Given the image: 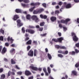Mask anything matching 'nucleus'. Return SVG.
Returning <instances> with one entry per match:
<instances>
[{
    "label": "nucleus",
    "mask_w": 79,
    "mask_h": 79,
    "mask_svg": "<svg viewBox=\"0 0 79 79\" xmlns=\"http://www.w3.org/2000/svg\"><path fill=\"white\" fill-rule=\"evenodd\" d=\"M3 71V68L0 69V73H2Z\"/></svg>",
    "instance_id": "5fc2aeb1"
},
{
    "label": "nucleus",
    "mask_w": 79,
    "mask_h": 79,
    "mask_svg": "<svg viewBox=\"0 0 79 79\" xmlns=\"http://www.w3.org/2000/svg\"><path fill=\"white\" fill-rule=\"evenodd\" d=\"M23 2L25 3H29V0H20V2Z\"/></svg>",
    "instance_id": "f3484780"
},
{
    "label": "nucleus",
    "mask_w": 79,
    "mask_h": 79,
    "mask_svg": "<svg viewBox=\"0 0 79 79\" xmlns=\"http://www.w3.org/2000/svg\"><path fill=\"white\" fill-rule=\"evenodd\" d=\"M7 41L8 42H9L10 41V36H9L8 38H7Z\"/></svg>",
    "instance_id": "69168bd1"
},
{
    "label": "nucleus",
    "mask_w": 79,
    "mask_h": 79,
    "mask_svg": "<svg viewBox=\"0 0 79 79\" xmlns=\"http://www.w3.org/2000/svg\"><path fill=\"white\" fill-rule=\"evenodd\" d=\"M66 8H71V4L70 3L67 4L66 6Z\"/></svg>",
    "instance_id": "a211bd4d"
},
{
    "label": "nucleus",
    "mask_w": 79,
    "mask_h": 79,
    "mask_svg": "<svg viewBox=\"0 0 79 79\" xmlns=\"http://www.w3.org/2000/svg\"><path fill=\"white\" fill-rule=\"evenodd\" d=\"M7 52V49L5 47H4L3 48L2 51L1 52V53L2 54H5V53H6Z\"/></svg>",
    "instance_id": "6e6552de"
},
{
    "label": "nucleus",
    "mask_w": 79,
    "mask_h": 79,
    "mask_svg": "<svg viewBox=\"0 0 79 79\" xmlns=\"http://www.w3.org/2000/svg\"><path fill=\"white\" fill-rule=\"evenodd\" d=\"M15 12L17 13H20V9H16L15 10Z\"/></svg>",
    "instance_id": "393cba45"
},
{
    "label": "nucleus",
    "mask_w": 79,
    "mask_h": 79,
    "mask_svg": "<svg viewBox=\"0 0 79 79\" xmlns=\"http://www.w3.org/2000/svg\"><path fill=\"white\" fill-rule=\"evenodd\" d=\"M44 9H41L38 10V11L36 10H34L33 11V14L35 15H36V14H38V13H40L42 11H44Z\"/></svg>",
    "instance_id": "20e7f679"
},
{
    "label": "nucleus",
    "mask_w": 79,
    "mask_h": 79,
    "mask_svg": "<svg viewBox=\"0 0 79 79\" xmlns=\"http://www.w3.org/2000/svg\"><path fill=\"white\" fill-rule=\"evenodd\" d=\"M58 34L59 37H61V32H58Z\"/></svg>",
    "instance_id": "4d7b16f0"
},
{
    "label": "nucleus",
    "mask_w": 79,
    "mask_h": 79,
    "mask_svg": "<svg viewBox=\"0 0 79 79\" xmlns=\"http://www.w3.org/2000/svg\"><path fill=\"white\" fill-rule=\"evenodd\" d=\"M73 40L74 42H77L79 40V38L77 37V36H75L74 37H73Z\"/></svg>",
    "instance_id": "9d476101"
},
{
    "label": "nucleus",
    "mask_w": 79,
    "mask_h": 79,
    "mask_svg": "<svg viewBox=\"0 0 79 79\" xmlns=\"http://www.w3.org/2000/svg\"><path fill=\"white\" fill-rule=\"evenodd\" d=\"M43 29H44L43 27H41L39 28V31H43Z\"/></svg>",
    "instance_id": "de8ad7c7"
},
{
    "label": "nucleus",
    "mask_w": 79,
    "mask_h": 79,
    "mask_svg": "<svg viewBox=\"0 0 79 79\" xmlns=\"http://www.w3.org/2000/svg\"><path fill=\"white\" fill-rule=\"evenodd\" d=\"M11 72L10 71H9L8 73L7 76L8 77H9V76H10V75H11Z\"/></svg>",
    "instance_id": "c9c22d12"
},
{
    "label": "nucleus",
    "mask_w": 79,
    "mask_h": 79,
    "mask_svg": "<svg viewBox=\"0 0 79 79\" xmlns=\"http://www.w3.org/2000/svg\"><path fill=\"white\" fill-rule=\"evenodd\" d=\"M71 21V19H65V20L62 19L60 21H58V24H60V23H64V24H65L67 25L68 24V22L70 21Z\"/></svg>",
    "instance_id": "f257e3e1"
},
{
    "label": "nucleus",
    "mask_w": 79,
    "mask_h": 79,
    "mask_svg": "<svg viewBox=\"0 0 79 79\" xmlns=\"http://www.w3.org/2000/svg\"><path fill=\"white\" fill-rule=\"evenodd\" d=\"M59 27H60V28H62L63 27V26H62V24H59Z\"/></svg>",
    "instance_id": "680f3d73"
},
{
    "label": "nucleus",
    "mask_w": 79,
    "mask_h": 79,
    "mask_svg": "<svg viewBox=\"0 0 79 79\" xmlns=\"http://www.w3.org/2000/svg\"><path fill=\"white\" fill-rule=\"evenodd\" d=\"M72 73L76 76L77 74V72L76 71H73L72 72Z\"/></svg>",
    "instance_id": "2f4dec72"
},
{
    "label": "nucleus",
    "mask_w": 79,
    "mask_h": 79,
    "mask_svg": "<svg viewBox=\"0 0 79 79\" xmlns=\"http://www.w3.org/2000/svg\"><path fill=\"white\" fill-rule=\"evenodd\" d=\"M74 1L76 3H79V0H74Z\"/></svg>",
    "instance_id": "e2e57ef3"
},
{
    "label": "nucleus",
    "mask_w": 79,
    "mask_h": 79,
    "mask_svg": "<svg viewBox=\"0 0 79 79\" xmlns=\"http://www.w3.org/2000/svg\"><path fill=\"white\" fill-rule=\"evenodd\" d=\"M51 21L54 22V21H55L56 20V18L55 17L52 16L51 18Z\"/></svg>",
    "instance_id": "f8f14e48"
},
{
    "label": "nucleus",
    "mask_w": 79,
    "mask_h": 79,
    "mask_svg": "<svg viewBox=\"0 0 79 79\" xmlns=\"http://www.w3.org/2000/svg\"><path fill=\"white\" fill-rule=\"evenodd\" d=\"M40 3L39 2H36L35 3V6H37V5H40Z\"/></svg>",
    "instance_id": "864d4df0"
},
{
    "label": "nucleus",
    "mask_w": 79,
    "mask_h": 79,
    "mask_svg": "<svg viewBox=\"0 0 79 79\" xmlns=\"http://www.w3.org/2000/svg\"><path fill=\"white\" fill-rule=\"evenodd\" d=\"M29 28H31V29H34V28H35V27L33 26H32L31 25H29Z\"/></svg>",
    "instance_id": "a19ab883"
},
{
    "label": "nucleus",
    "mask_w": 79,
    "mask_h": 79,
    "mask_svg": "<svg viewBox=\"0 0 79 79\" xmlns=\"http://www.w3.org/2000/svg\"><path fill=\"white\" fill-rule=\"evenodd\" d=\"M31 16L29 14L27 15L26 16L27 19H31Z\"/></svg>",
    "instance_id": "aec40b11"
},
{
    "label": "nucleus",
    "mask_w": 79,
    "mask_h": 79,
    "mask_svg": "<svg viewBox=\"0 0 79 79\" xmlns=\"http://www.w3.org/2000/svg\"><path fill=\"white\" fill-rule=\"evenodd\" d=\"M64 40V38L63 37H61L57 39H56L53 38L52 40V41H54L55 42H59V43H62V41Z\"/></svg>",
    "instance_id": "f03ea898"
},
{
    "label": "nucleus",
    "mask_w": 79,
    "mask_h": 79,
    "mask_svg": "<svg viewBox=\"0 0 79 79\" xmlns=\"http://www.w3.org/2000/svg\"><path fill=\"white\" fill-rule=\"evenodd\" d=\"M25 73L26 76H30L31 75V73L28 70H26L25 71Z\"/></svg>",
    "instance_id": "9b49d317"
},
{
    "label": "nucleus",
    "mask_w": 79,
    "mask_h": 79,
    "mask_svg": "<svg viewBox=\"0 0 79 79\" xmlns=\"http://www.w3.org/2000/svg\"><path fill=\"white\" fill-rule=\"evenodd\" d=\"M21 5L23 7H26V5L24 4H23V3H21Z\"/></svg>",
    "instance_id": "09e8293b"
},
{
    "label": "nucleus",
    "mask_w": 79,
    "mask_h": 79,
    "mask_svg": "<svg viewBox=\"0 0 79 79\" xmlns=\"http://www.w3.org/2000/svg\"><path fill=\"white\" fill-rule=\"evenodd\" d=\"M17 27L19 28L20 27V19H18L17 21Z\"/></svg>",
    "instance_id": "2eb2a0df"
},
{
    "label": "nucleus",
    "mask_w": 79,
    "mask_h": 79,
    "mask_svg": "<svg viewBox=\"0 0 79 79\" xmlns=\"http://www.w3.org/2000/svg\"><path fill=\"white\" fill-rule=\"evenodd\" d=\"M19 16L17 15H15L14 16V18H13V20L14 21H16L18 19H19Z\"/></svg>",
    "instance_id": "ddd939ff"
},
{
    "label": "nucleus",
    "mask_w": 79,
    "mask_h": 79,
    "mask_svg": "<svg viewBox=\"0 0 79 79\" xmlns=\"http://www.w3.org/2000/svg\"><path fill=\"white\" fill-rule=\"evenodd\" d=\"M48 58L49 60H51L52 59V57L51 55L49 53L48 54Z\"/></svg>",
    "instance_id": "a878e982"
},
{
    "label": "nucleus",
    "mask_w": 79,
    "mask_h": 79,
    "mask_svg": "<svg viewBox=\"0 0 79 79\" xmlns=\"http://www.w3.org/2000/svg\"><path fill=\"white\" fill-rule=\"evenodd\" d=\"M47 33H44V34H41L40 36L41 37H45V36L46 35H47Z\"/></svg>",
    "instance_id": "4c0bfd02"
},
{
    "label": "nucleus",
    "mask_w": 79,
    "mask_h": 79,
    "mask_svg": "<svg viewBox=\"0 0 79 79\" xmlns=\"http://www.w3.org/2000/svg\"><path fill=\"white\" fill-rule=\"evenodd\" d=\"M69 54L70 55H75L76 52L74 51H72V52H69Z\"/></svg>",
    "instance_id": "bb28decb"
},
{
    "label": "nucleus",
    "mask_w": 79,
    "mask_h": 79,
    "mask_svg": "<svg viewBox=\"0 0 79 79\" xmlns=\"http://www.w3.org/2000/svg\"><path fill=\"white\" fill-rule=\"evenodd\" d=\"M68 54V51L67 50L65 51V52H64L63 54L64 55H67Z\"/></svg>",
    "instance_id": "473e14b6"
},
{
    "label": "nucleus",
    "mask_w": 79,
    "mask_h": 79,
    "mask_svg": "<svg viewBox=\"0 0 79 79\" xmlns=\"http://www.w3.org/2000/svg\"><path fill=\"white\" fill-rule=\"evenodd\" d=\"M31 6H35V3H31Z\"/></svg>",
    "instance_id": "052dcab7"
},
{
    "label": "nucleus",
    "mask_w": 79,
    "mask_h": 79,
    "mask_svg": "<svg viewBox=\"0 0 79 79\" xmlns=\"http://www.w3.org/2000/svg\"><path fill=\"white\" fill-rule=\"evenodd\" d=\"M35 8V7H33L29 9L30 11H33L34 9Z\"/></svg>",
    "instance_id": "c756f323"
},
{
    "label": "nucleus",
    "mask_w": 79,
    "mask_h": 79,
    "mask_svg": "<svg viewBox=\"0 0 79 79\" xmlns=\"http://www.w3.org/2000/svg\"><path fill=\"white\" fill-rule=\"evenodd\" d=\"M71 35L72 37H74V36H76V33H74V32H72L71 33Z\"/></svg>",
    "instance_id": "b1692460"
},
{
    "label": "nucleus",
    "mask_w": 79,
    "mask_h": 79,
    "mask_svg": "<svg viewBox=\"0 0 79 79\" xmlns=\"http://www.w3.org/2000/svg\"><path fill=\"white\" fill-rule=\"evenodd\" d=\"M52 5H56V2H53L52 3Z\"/></svg>",
    "instance_id": "0e129e2a"
},
{
    "label": "nucleus",
    "mask_w": 79,
    "mask_h": 79,
    "mask_svg": "<svg viewBox=\"0 0 79 79\" xmlns=\"http://www.w3.org/2000/svg\"><path fill=\"white\" fill-rule=\"evenodd\" d=\"M28 56H33V55H34V51L32 50H30L28 54Z\"/></svg>",
    "instance_id": "423d86ee"
},
{
    "label": "nucleus",
    "mask_w": 79,
    "mask_h": 79,
    "mask_svg": "<svg viewBox=\"0 0 79 79\" xmlns=\"http://www.w3.org/2000/svg\"><path fill=\"white\" fill-rule=\"evenodd\" d=\"M33 78H34V77H33V76H32V77H29L28 78V79H33Z\"/></svg>",
    "instance_id": "338daca9"
},
{
    "label": "nucleus",
    "mask_w": 79,
    "mask_h": 79,
    "mask_svg": "<svg viewBox=\"0 0 79 79\" xmlns=\"http://www.w3.org/2000/svg\"><path fill=\"white\" fill-rule=\"evenodd\" d=\"M77 23H78L79 24V18H78L77 19Z\"/></svg>",
    "instance_id": "774afa93"
},
{
    "label": "nucleus",
    "mask_w": 79,
    "mask_h": 79,
    "mask_svg": "<svg viewBox=\"0 0 79 79\" xmlns=\"http://www.w3.org/2000/svg\"><path fill=\"white\" fill-rule=\"evenodd\" d=\"M43 70L44 72V73H46L47 72V69L45 68H43Z\"/></svg>",
    "instance_id": "8fccbe9b"
},
{
    "label": "nucleus",
    "mask_w": 79,
    "mask_h": 79,
    "mask_svg": "<svg viewBox=\"0 0 79 79\" xmlns=\"http://www.w3.org/2000/svg\"><path fill=\"white\" fill-rule=\"evenodd\" d=\"M40 17L42 19H47V16L45 15H43L42 14L40 15Z\"/></svg>",
    "instance_id": "1a4fd4ad"
},
{
    "label": "nucleus",
    "mask_w": 79,
    "mask_h": 79,
    "mask_svg": "<svg viewBox=\"0 0 79 79\" xmlns=\"http://www.w3.org/2000/svg\"><path fill=\"white\" fill-rule=\"evenodd\" d=\"M15 46H16V45L15 44H12L11 45V47H15Z\"/></svg>",
    "instance_id": "6e6d98bb"
},
{
    "label": "nucleus",
    "mask_w": 79,
    "mask_h": 79,
    "mask_svg": "<svg viewBox=\"0 0 79 79\" xmlns=\"http://www.w3.org/2000/svg\"><path fill=\"white\" fill-rule=\"evenodd\" d=\"M75 52L76 53H79V51L78 50L76 49H75Z\"/></svg>",
    "instance_id": "bf43d9fd"
},
{
    "label": "nucleus",
    "mask_w": 79,
    "mask_h": 79,
    "mask_svg": "<svg viewBox=\"0 0 79 79\" xmlns=\"http://www.w3.org/2000/svg\"><path fill=\"white\" fill-rule=\"evenodd\" d=\"M55 47L56 48H57L58 49H59V48H60V46L59 45H56L55 46Z\"/></svg>",
    "instance_id": "79ce46f5"
},
{
    "label": "nucleus",
    "mask_w": 79,
    "mask_h": 79,
    "mask_svg": "<svg viewBox=\"0 0 79 79\" xmlns=\"http://www.w3.org/2000/svg\"><path fill=\"white\" fill-rule=\"evenodd\" d=\"M11 63L12 64H16V62H15V61L14 60V59H11Z\"/></svg>",
    "instance_id": "4be33fe9"
},
{
    "label": "nucleus",
    "mask_w": 79,
    "mask_h": 79,
    "mask_svg": "<svg viewBox=\"0 0 79 79\" xmlns=\"http://www.w3.org/2000/svg\"><path fill=\"white\" fill-rule=\"evenodd\" d=\"M33 44H35V45H37V42L36 41H34Z\"/></svg>",
    "instance_id": "3c124183"
},
{
    "label": "nucleus",
    "mask_w": 79,
    "mask_h": 79,
    "mask_svg": "<svg viewBox=\"0 0 79 79\" xmlns=\"http://www.w3.org/2000/svg\"><path fill=\"white\" fill-rule=\"evenodd\" d=\"M63 29H64V31L65 32L67 30V28H66V27H63Z\"/></svg>",
    "instance_id": "c03bdc74"
},
{
    "label": "nucleus",
    "mask_w": 79,
    "mask_h": 79,
    "mask_svg": "<svg viewBox=\"0 0 79 79\" xmlns=\"http://www.w3.org/2000/svg\"><path fill=\"white\" fill-rule=\"evenodd\" d=\"M42 5L45 8H47V4L45 3H44L42 4Z\"/></svg>",
    "instance_id": "58836bf2"
},
{
    "label": "nucleus",
    "mask_w": 79,
    "mask_h": 79,
    "mask_svg": "<svg viewBox=\"0 0 79 79\" xmlns=\"http://www.w3.org/2000/svg\"><path fill=\"white\" fill-rule=\"evenodd\" d=\"M29 40V37H27L25 39V41H26L28 40Z\"/></svg>",
    "instance_id": "603ef678"
},
{
    "label": "nucleus",
    "mask_w": 79,
    "mask_h": 79,
    "mask_svg": "<svg viewBox=\"0 0 79 79\" xmlns=\"http://www.w3.org/2000/svg\"><path fill=\"white\" fill-rule=\"evenodd\" d=\"M60 49H63V50H66L67 48L66 47H65L64 46H60Z\"/></svg>",
    "instance_id": "412c9836"
},
{
    "label": "nucleus",
    "mask_w": 79,
    "mask_h": 79,
    "mask_svg": "<svg viewBox=\"0 0 79 79\" xmlns=\"http://www.w3.org/2000/svg\"><path fill=\"white\" fill-rule=\"evenodd\" d=\"M58 53H62V54H63L64 52L61 50H59L58 51Z\"/></svg>",
    "instance_id": "f704fd0d"
},
{
    "label": "nucleus",
    "mask_w": 79,
    "mask_h": 79,
    "mask_svg": "<svg viewBox=\"0 0 79 79\" xmlns=\"http://www.w3.org/2000/svg\"><path fill=\"white\" fill-rule=\"evenodd\" d=\"M0 40H1L2 41H3V37L2 36L0 37Z\"/></svg>",
    "instance_id": "49530a36"
},
{
    "label": "nucleus",
    "mask_w": 79,
    "mask_h": 79,
    "mask_svg": "<svg viewBox=\"0 0 79 79\" xmlns=\"http://www.w3.org/2000/svg\"><path fill=\"white\" fill-rule=\"evenodd\" d=\"M38 53V51L37 49H35L34 51V56H36L37 54Z\"/></svg>",
    "instance_id": "6ab92c4d"
},
{
    "label": "nucleus",
    "mask_w": 79,
    "mask_h": 79,
    "mask_svg": "<svg viewBox=\"0 0 79 79\" xmlns=\"http://www.w3.org/2000/svg\"><path fill=\"white\" fill-rule=\"evenodd\" d=\"M10 52L12 55H14L15 53V49L14 48H12L10 51Z\"/></svg>",
    "instance_id": "4468645a"
},
{
    "label": "nucleus",
    "mask_w": 79,
    "mask_h": 79,
    "mask_svg": "<svg viewBox=\"0 0 79 79\" xmlns=\"http://www.w3.org/2000/svg\"><path fill=\"white\" fill-rule=\"evenodd\" d=\"M48 71L49 74H50L51 73V69H50V68L49 67H48Z\"/></svg>",
    "instance_id": "cd10ccee"
},
{
    "label": "nucleus",
    "mask_w": 79,
    "mask_h": 79,
    "mask_svg": "<svg viewBox=\"0 0 79 79\" xmlns=\"http://www.w3.org/2000/svg\"><path fill=\"white\" fill-rule=\"evenodd\" d=\"M31 19L35 21V23H38L39 21V18L37 17V15H33L31 17Z\"/></svg>",
    "instance_id": "7ed1b4c3"
},
{
    "label": "nucleus",
    "mask_w": 79,
    "mask_h": 79,
    "mask_svg": "<svg viewBox=\"0 0 79 79\" xmlns=\"http://www.w3.org/2000/svg\"><path fill=\"white\" fill-rule=\"evenodd\" d=\"M5 78V75L4 74H2L1 75V79H4Z\"/></svg>",
    "instance_id": "5701e85b"
},
{
    "label": "nucleus",
    "mask_w": 79,
    "mask_h": 79,
    "mask_svg": "<svg viewBox=\"0 0 79 79\" xmlns=\"http://www.w3.org/2000/svg\"><path fill=\"white\" fill-rule=\"evenodd\" d=\"M0 32L1 33H2V34H4V30H3V29H1L0 30Z\"/></svg>",
    "instance_id": "72a5a7b5"
},
{
    "label": "nucleus",
    "mask_w": 79,
    "mask_h": 79,
    "mask_svg": "<svg viewBox=\"0 0 79 79\" xmlns=\"http://www.w3.org/2000/svg\"><path fill=\"white\" fill-rule=\"evenodd\" d=\"M44 25H45V22H41L40 24V26H44Z\"/></svg>",
    "instance_id": "c85d7f7f"
},
{
    "label": "nucleus",
    "mask_w": 79,
    "mask_h": 79,
    "mask_svg": "<svg viewBox=\"0 0 79 79\" xmlns=\"http://www.w3.org/2000/svg\"><path fill=\"white\" fill-rule=\"evenodd\" d=\"M58 5H60V6H61L63 5V2H60L58 3Z\"/></svg>",
    "instance_id": "e433bc0d"
},
{
    "label": "nucleus",
    "mask_w": 79,
    "mask_h": 79,
    "mask_svg": "<svg viewBox=\"0 0 79 79\" xmlns=\"http://www.w3.org/2000/svg\"><path fill=\"white\" fill-rule=\"evenodd\" d=\"M29 68H30V69H32V70H34V71H37V70H38V68H37V67H34L32 65L29 67Z\"/></svg>",
    "instance_id": "0eeeda50"
},
{
    "label": "nucleus",
    "mask_w": 79,
    "mask_h": 79,
    "mask_svg": "<svg viewBox=\"0 0 79 79\" xmlns=\"http://www.w3.org/2000/svg\"><path fill=\"white\" fill-rule=\"evenodd\" d=\"M5 45L6 47H8V46H9V44L8 43H6L5 44Z\"/></svg>",
    "instance_id": "13d9d810"
},
{
    "label": "nucleus",
    "mask_w": 79,
    "mask_h": 79,
    "mask_svg": "<svg viewBox=\"0 0 79 79\" xmlns=\"http://www.w3.org/2000/svg\"><path fill=\"white\" fill-rule=\"evenodd\" d=\"M75 46L77 48H79V42L75 44Z\"/></svg>",
    "instance_id": "ea45409f"
},
{
    "label": "nucleus",
    "mask_w": 79,
    "mask_h": 79,
    "mask_svg": "<svg viewBox=\"0 0 79 79\" xmlns=\"http://www.w3.org/2000/svg\"><path fill=\"white\" fill-rule=\"evenodd\" d=\"M30 48H31V46H28L27 47V51H29L30 50Z\"/></svg>",
    "instance_id": "37998d69"
},
{
    "label": "nucleus",
    "mask_w": 79,
    "mask_h": 79,
    "mask_svg": "<svg viewBox=\"0 0 79 79\" xmlns=\"http://www.w3.org/2000/svg\"><path fill=\"white\" fill-rule=\"evenodd\" d=\"M26 32H29V33H30V34H34L35 33V31L32 29H27L26 30Z\"/></svg>",
    "instance_id": "39448f33"
},
{
    "label": "nucleus",
    "mask_w": 79,
    "mask_h": 79,
    "mask_svg": "<svg viewBox=\"0 0 79 79\" xmlns=\"http://www.w3.org/2000/svg\"><path fill=\"white\" fill-rule=\"evenodd\" d=\"M75 67H76V68H78V67H79V63H77L75 64Z\"/></svg>",
    "instance_id": "a18cd8bd"
},
{
    "label": "nucleus",
    "mask_w": 79,
    "mask_h": 79,
    "mask_svg": "<svg viewBox=\"0 0 79 79\" xmlns=\"http://www.w3.org/2000/svg\"><path fill=\"white\" fill-rule=\"evenodd\" d=\"M32 44V40H30L26 43L27 45H31Z\"/></svg>",
    "instance_id": "dca6fc26"
},
{
    "label": "nucleus",
    "mask_w": 79,
    "mask_h": 79,
    "mask_svg": "<svg viewBox=\"0 0 79 79\" xmlns=\"http://www.w3.org/2000/svg\"><path fill=\"white\" fill-rule=\"evenodd\" d=\"M58 56H59V57H60V58H63L64 56H63V55L62 54H58Z\"/></svg>",
    "instance_id": "7c9ffc66"
}]
</instances>
